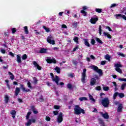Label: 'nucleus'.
I'll list each match as a JSON object with an SVG mask.
<instances>
[{
    "label": "nucleus",
    "mask_w": 126,
    "mask_h": 126,
    "mask_svg": "<svg viewBox=\"0 0 126 126\" xmlns=\"http://www.w3.org/2000/svg\"><path fill=\"white\" fill-rule=\"evenodd\" d=\"M84 42L87 47H90V44H89V42H88V39H84Z\"/></svg>",
    "instance_id": "18"
},
{
    "label": "nucleus",
    "mask_w": 126,
    "mask_h": 126,
    "mask_svg": "<svg viewBox=\"0 0 126 126\" xmlns=\"http://www.w3.org/2000/svg\"><path fill=\"white\" fill-rule=\"evenodd\" d=\"M89 97L90 98V100L93 101V102H95V99L93 98V96L91 95V94H90Z\"/></svg>",
    "instance_id": "54"
},
{
    "label": "nucleus",
    "mask_w": 126,
    "mask_h": 126,
    "mask_svg": "<svg viewBox=\"0 0 126 126\" xmlns=\"http://www.w3.org/2000/svg\"><path fill=\"white\" fill-rule=\"evenodd\" d=\"M0 52L2 54H5V50H4L3 49H1Z\"/></svg>",
    "instance_id": "63"
},
{
    "label": "nucleus",
    "mask_w": 126,
    "mask_h": 126,
    "mask_svg": "<svg viewBox=\"0 0 126 126\" xmlns=\"http://www.w3.org/2000/svg\"><path fill=\"white\" fill-rule=\"evenodd\" d=\"M9 75H11L10 76V79H11V80H13V79H14V75H13V74L12 73H11V72H8Z\"/></svg>",
    "instance_id": "22"
},
{
    "label": "nucleus",
    "mask_w": 126,
    "mask_h": 126,
    "mask_svg": "<svg viewBox=\"0 0 126 126\" xmlns=\"http://www.w3.org/2000/svg\"><path fill=\"white\" fill-rule=\"evenodd\" d=\"M39 102H43L44 101V98H43V95H41L38 99Z\"/></svg>",
    "instance_id": "49"
},
{
    "label": "nucleus",
    "mask_w": 126,
    "mask_h": 126,
    "mask_svg": "<svg viewBox=\"0 0 126 126\" xmlns=\"http://www.w3.org/2000/svg\"><path fill=\"white\" fill-rule=\"evenodd\" d=\"M103 34H104V36H105V37H107V38H108V39H112V35H111L108 32H103Z\"/></svg>",
    "instance_id": "19"
},
{
    "label": "nucleus",
    "mask_w": 126,
    "mask_h": 126,
    "mask_svg": "<svg viewBox=\"0 0 126 126\" xmlns=\"http://www.w3.org/2000/svg\"><path fill=\"white\" fill-rule=\"evenodd\" d=\"M119 96V92L115 93L113 96V99H114V100H116V99H117V96Z\"/></svg>",
    "instance_id": "24"
},
{
    "label": "nucleus",
    "mask_w": 126,
    "mask_h": 126,
    "mask_svg": "<svg viewBox=\"0 0 126 126\" xmlns=\"http://www.w3.org/2000/svg\"><path fill=\"white\" fill-rule=\"evenodd\" d=\"M48 51V49L46 48H41L40 51V54H46L47 52Z\"/></svg>",
    "instance_id": "17"
},
{
    "label": "nucleus",
    "mask_w": 126,
    "mask_h": 126,
    "mask_svg": "<svg viewBox=\"0 0 126 126\" xmlns=\"http://www.w3.org/2000/svg\"><path fill=\"white\" fill-rule=\"evenodd\" d=\"M109 87H103V90L104 91H109Z\"/></svg>",
    "instance_id": "43"
},
{
    "label": "nucleus",
    "mask_w": 126,
    "mask_h": 126,
    "mask_svg": "<svg viewBox=\"0 0 126 126\" xmlns=\"http://www.w3.org/2000/svg\"><path fill=\"white\" fill-rule=\"evenodd\" d=\"M77 24H78V23H77V22H74L72 25V26H73L74 28L75 27H77Z\"/></svg>",
    "instance_id": "58"
},
{
    "label": "nucleus",
    "mask_w": 126,
    "mask_h": 126,
    "mask_svg": "<svg viewBox=\"0 0 126 126\" xmlns=\"http://www.w3.org/2000/svg\"><path fill=\"white\" fill-rule=\"evenodd\" d=\"M123 111V104L122 103H120L119 106L117 108V112L118 113H121V112H122Z\"/></svg>",
    "instance_id": "15"
},
{
    "label": "nucleus",
    "mask_w": 126,
    "mask_h": 126,
    "mask_svg": "<svg viewBox=\"0 0 126 126\" xmlns=\"http://www.w3.org/2000/svg\"><path fill=\"white\" fill-rule=\"evenodd\" d=\"M92 69H93L94 70V71H96V72H97L98 74L100 76H102L103 75V71H102V69H99L98 68V66H95L94 65H93L91 66Z\"/></svg>",
    "instance_id": "3"
},
{
    "label": "nucleus",
    "mask_w": 126,
    "mask_h": 126,
    "mask_svg": "<svg viewBox=\"0 0 126 126\" xmlns=\"http://www.w3.org/2000/svg\"><path fill=\"white\" fill-rule=\"evenodd\" d=\"M116 17H122V18H123V15H122L121 14H116Z\"/></svg>",
    "instance_id": "64"
},
{
    "label": "nucleus",
    "mask_w": 126,
    "mask_h": 126,
    "mask_svg": "<svg viewBox=\"0 0 126 126\" xmlns=\"http://www.w3.org/2000/svg\"><path fill=\"white\" fill-rule=\"evenodd\" d=\"M17 62L18 63H21L22 62L21 61V57L19 55H17Z\"/></svg>",
    "instance_id": "20"
},
{
    "label": "nucleus",
    "mask_w": 126,
    "mask_h": 126,
    "mask_svg": "<svg viewBox=\"0 0 126 126\" xmlns=\"http://www.w3.org/2000/svg\"><path fill=\"white\" fill-rule=\"evenodd\" d=\"M105 60H107V61H108V62L111 61V57L110 56V55H109V54H107L106 55H105Z\"/></svg>",
    "instance_id": "25"
},
{
    "label": "nucleus",
    "mask_w": 126,
    "mask_h": 126,
    "mask_svg": "<svg viewBox=\"0 0 126 126\" xmlns=\"http://www.w3.org/2000/svg\"><path fill=\"white\" fill-rule=\"evenodd\" d=\"M60 108H61V106L59 105H54V109L55 110H59Z\"/></svg>",
    "instance_id": "55"
},
{
    "label": "nucleus",
    "mask_w": 126,
    "mask_h": 126,
    "mask_svg": "<svg viewBox=\"0 0 126 126\" xmlns=\"http://www.w3.org/2000/svg\"><path fill=\"white\" fill-rule=\"evenodd\" d=\"M53 114L55 116H58V115H59V111L58 110L54 111Z\"/></svg>",
    "instance_id": "50"
},
{
    "label": "nucleus",
    "mask_w": 126,
    "mask_h": 126,
    "mask_svg": "<svg viewBox=\"0 0 126 126\" xmlns=\"http://www.w3.org/2000/svg\"><path fill=\"white\" fill-rule=\"evenodd\" d=\"M11 115H12V117L13 119H15V116H16V111L15 110H12L11 112H10Z\"/></svg>",
    "instance_id": "14"
},
{
    "label": "nucleus",
    "mask_w": 126,
    "mask_h": 126,
    "mask_svg": "<svg viewBox=\"0 0 126 126\" xmlns=\"http://www.w3.org/2000/svg\"><path fill=\"white\" fill-rule=\"evenodd\" d=\"M25 34H29V31H28V27L25 26L24 27Z\"/></svg>",
    "instance_id": "27"
},
{
    "label": "nucleus",
    "mask_w": 126,
    "mask_h": 126,
    "mask_svg": "<svg viewBox=\"0 0 126 126\" xmlns=\"http://www.w3.org/2000/svg\"><path fill=\"white\" fill-rule=\"evenodd\" d=\"M115 70L116 71H117V72H119V73H123V70H122V69H121L120 68H115Z\"/></svg>",
    "instance_id": "33"
},
{
    "label": "nucleus",
    "mask_w": 126,
    "mask_h": 126,
    "mask_svg": "<svg viewBox=\"0 0 126 126\" xmlns=\"http://www.w3.org/2000/svg\"><path fill=\"white\" fill-rule=\"evenodd\" d=\"M100 64H101V65H105V64H106V61H101Z\"/></svg>",
    "instance_id": "61"
},
{
    "label": "nucleus",
    "mask_w": 126,
    "mask_h": 126,
    "mask_svg": "<svg viewBox=\"0 0 126 126\" xmlns=\"http://www.w3.org/2000/svg\"><path fill=\"white\" fill-rule=\"evenodd\" d=\"M12 33L14 34L16 32V29L15 28H13L11 29Z\"/></svg>",
    "instance_id": "45"
},
{
    "label": "nucleus",
    "mask_w": 126,
    "mask_h": 126,
    "mask_svg": "<svg viewBox=\"0 0 126 126\" xmlns=\"http://www.w3.org/2000/svg\"><path fill=\"white\" fill-rule=\"evenodd\" d=\"M58 123H61L63 121V113L61 112L58 118L57 119Z\"/></svg>",
    "instance_id": "11"
},
{
    "label": "nucleus",
    "mask_w": 126,
    "mask_h": 126,
    "mask_svg": "<svg viewBox=\"0 0 126 126\" xmlns=\"http://www.w3.org/2000/svg\"><path fill=\"white\" fill-rule=\"evenodd\" d=\"M31 109L32 111V112L33 111H34L35 110H36V108L35 107V106L34 105H32V106H31Z\"/></svg>",
    "instance_id": "57"
},
{
    "label": "nucleus",
    "mask_w": 126,
    "mask_h": 126,
    "mask_svg": "<svg viewBox=\"0 0 126 126\" xmlns=\"http://www.w3.org/2000/svg\"><path fill=\"white\" fill-rule=\"evenodd\" d=\"M118 80L120 81H124L125 82H126V78H119L118 79Z\"/></svg>",
    "instance_id": "56"
},
{
    "label": "nucleus",
    "mask_w": 126,
    "mask_h": 126,
    "mask_svg": "<svg viewBox=\"0 0 126 126\" xmlns=\"http://www.w3.org/2000/svg\"><path fill=\"white\" fill-rule=\"evenodd\" d=\"M101 104L104 108H107L109 107V105H110V100H109V98L105 97L101 100Z\"/></svg>",
    "instance_id": "2"
},
{
    "label": "nucleus",
    "mask_w": 126,
    "mask_h": 126,
    "mask_svg": "<svg viewBox=\"0 0 126 126\" xmlns=\"http://www.w3.org/2000/svg\"><path fill=\"white\" fill-rule=\"evenodd\" d=\"M31 114H32V112H29L27 113V116H26V119L27 120H29V118L30 117V115H31Z\"/></svg>",
    "instance_id": "36"
},
{
    "label": "nucleus",
    "mask_w": 126,
    "mask_h": 126,
    "mask_svg": "<svg viewBox=\"0 0 126 126\" xmlns=\"http://www.w3.org/2000/svg\"><path fill=\"white\" fill-rule=\"evenodd\" d=\"M95 40L96 41V42H97V43H98L99 44H103V41H102V40H101V39H100V38H98V37H96L95 38Z\"/></svg>",
    "instance_id": "29"
},
{
    "label": "nucleus",
    "mask_w": 126,
    "mask_h": 126,
    "mask_svg": "<svg viewBox=\"0 0 126 126\" xmlns=\"http://www.w3.org/2000/svg\"><path fill=\"white\" fill-rule=\"evenodd\" d=\"M20 93V88L17 87L15 90V96H18V94Z\"/></svg>",
    "instance_id": "16"
},
{
    "label": "nucleus",
    "mask_w": 126,
    "mask_h": 126,
    "mask_svg": "<svg viewBox=\"0 0 126 126\" xmlns=\"http://www.w3.org/2000/svg\"><path fill=\"white\" fill-rule=\"evenodd\" d=\"M22 60H23L24 61H25V60H26V59H27V55H26V54H24V55L22 56Z\"/></svg>",
    "instance_id": "40"
},
{
    "label": "nucleus",
    "mask_w": 126,
    "mask_h": 126,
    "mask_svg": "<svg viewBox=\"0 0 126 126\" xmlns=\"http://www.w3.org/2000/svg\"><path fill=\"white\" fill-rule=\"evenodd\" d=\"M126 83L123 84L121 85V90H125V88H126Z\"/></svg>",
    "instance_id": "34"
},
{
    "label": "nucleus",
    "mask_w": 126,
    "mask_h": 126,
    "mask_svg": "<svg viewBox=\"0 0 126 126\" xmlns=\"http://www.w3.org/2000/svg\"><path fill=\"white\" fill-rule=\"evenodd\" d=\"M96 84V79L93 78L91 79L90 85L91 86H94Z\"/></svg>",
    "instance_id": "13"
},
{
    "label": "nucleus",
    "mask_w": 126,
    "mask_h": 126,
    "mask_svg": "<svg viewBox=\"0 0 126 126\" xmlns=\"http://www.w3.org/2000/svg\"><path fill=\"white\" fill-rule=\"evenodd\" d=\"M9 101V97H8V95H5L4 96V101L6 104H7L8 103V101Z\"/></svg>",
    "instance_id": "21"
},
{
    "label": "nucleus",
    "mask_w": 126,
    "mask_h": 126,
    "mask_svg": "<svg viewBox=\"0 0 126 126\" xmlns=\"http://www.w3.org/2000/svg\"><path fill=\"white\" fill-rule=\"evenodd\" d=\"M98 122L99 123V125H102V124H103L104 123V121H103V120H102V119H99Z\"/></svg>",
    "instance_id": "51"
},
{
    "label": "nucleus",
    "mask_w": 126,
    "mask_h": 126,
    "mask_svg": "<svg viewBox=\"0 0 126 126\" xmlns=\"http://www.w3.org/2000/svg\"><path fill=\"white\" fill-rule=\"evenodd\" d=\"M84 115L85 114V111L83 109L81 108L79 105H76L74 108V114L75 115H80V114Z\"/></svg>",
    "instance_id": "1"
},
{
    "label": "nucleus",
    "mask_w": 126,
    "mask_h": 126,
    "mask_svg": "<svg viewBox=\"0 0 126 126\" xmlns=\"http://www.w3.org/2000/svg\"><path fill=\"white\" fill-rule=\"evenodd\" d=\"M81 13L84 14V16H86V15H87V12L85 11L84 10H81Z\"/></svg>",
    "instance_id": "38"
},
{
    "label": "nucleus",
    "mask_w": 126,
    "mask_h": 126,
    "mask_svg": "<svg viewBox=\"0 0 126 126\" xmlns=\"http://www.w3.org/2000/svg\"><path fill=\"white\" fill-rule=\"evenodd\" d=\"M43 28L44 29V30H45L46 32H47V33L50 32V28L46 27L45 26H43Z\"/></svg>",
    "instance_id": "32"
},
{
    "label": "nucleus",
    "mask_w": 126,
    "mask_h": 126,
    "mask_svg": "<svg viewBox=\"0 0 126 126\" xmlns=\"http://www.w3.org/2000/svg\"><path fill=\"white\" fill-rule=\"evenodd\" d=\"M46 62L48 63H52V59H46Z\"/></svg>",
    "instance_id": "48"
},
{
    "label": "nucleus",
    "mask_w": 126,
    "mask_h": 126,
    "mask_svg": "<svg viewBox=\"0 0 126 126\" xmlns=\"http://www.w3.org/2000/svg\"><path fill=\"white\" fill-rule=\"evenodd\" d=\"M79 101H87V100H88V99L87 98V97H80L79 98Z\"/></svg>",
    "instance_id": "31"
},
{
    "label": "nucleus",
    "mask_w": 126,
    "mask_h": 126,
    "mask_svg": "<svg viewBox=\"0 0 126 126\" xmlns=\"http://www.w3.org/2000/svg\"><path fill=\"white\" fill-rule=\"evenodd\" d=\"M100 115L104 118V119H105V120H108L109 118H110V116H109V114H108V113L105 112L104 114L102 112H99Z\"/></svg>",
    "instance_id": "7"
},
{
    "label": "nucleus",
    "mask_w": 126,
    "mask_h": 126,
    "mask_svg": "<svg viewBox=\"0 0 126 126\" xmlns=\"http://www.w3.org/2000/svg\"><path fill=\"white\" fill-rule=\"evenodd\" d=\"M52 63H57V60L55 59V58H53L52 61Z\"/></svg>",
    "instance_id": "59"
},
{
    "label": "nucleus",
    "mask_w": 126,
    "mask_h": 126,
    "mask_svg": "<svg viewBox=\"0 0 126 126\" xmlns=\"http://www.w3.org/2000/svg\"><path fill=\"white\" fill-rule=\"evenodd\" d=\"M117 5H118V4H117L116 3H113L110 6V8H112V7H115V6H117Z\"/></svg>",
    "instance_id": "52"
},
{
    "label": "nucleus",
    "mask_w": 126,
    "mask_h": 126,
    "mask_svg": "<svg viewBox=\"0 0 126 126\" xmlns=\"http://www.w3.org/2000/svg\"><path fill=\"white\" fill-rule=\"evenodd\" d=\"M27 84H28V87H29V88H30V89H32V88H33L32 86H31V83L30 81L28 82Z\"/></svg>",
    "instance_id": "39"
},
{
    "label": "nucleus",
    "mask_w": 126,
    "mask_h": 126,
    "mask_svg": "<svg viewBox=\"0 0 126 126\" xmlns=\"http://www.w3.org/2000/svg\"><path fill=\"white\" fill-rule=\"evenodd\" d=\"M106 29H108V31L110 32H112V31H113V30H112V29L110 28V27H106Z\"/></svg>",
    "instance_id": "62"
},
{
    "label": "nucleus",
    "mask_w": 126,
    "mask_h": 126,
    "mask_svg": "<svg viewBox=\"0 0 126 126\" xmlns=\"http://www.w3.org/2000/svg\"><path fill=\"white\" fill-rule=\"evenodd\" d=\"M55 70H56V72H57V73H61V68H60L59 67V66H56L55 68Z\"/></svg>",
    "instance_id": "26"
},
{
    "label": "nucleus",
    "mask_w": 126,
    "mask_h": 126,
    "mask_svg": "<svg viewBox=\"0 0 126 126\" xmlns=\"http://www.w3.org/2000/svg\"><path fill=\"white\" fill-rule=\"evenodd\" d=\"M95 90H97V91H100L102 89V88H101V86H97L96 87H95Z\"/></svg>",
    "instance_id": "44"
},
{
    "label": "nucleus",
    "mask_w": 126,
    "mask_h": 126,
    "mask_svg": "<svg viewBox=\"0 0 126 126\" xmlns=\"http://www.w3.org/2000/svg\"><path fill=\"white\" fill-rule=\"evenodd\" d=\"M118 96L119 98H124V97H125V94L123 93H118Z\"/></svg>",
    "instance_id": "30"
},
{
    "label": "nucleus",
    "mask_w": 126,
    "mask_h": 126,
    "mask_svg": "<svg viewBox=\"0 0 126 126\" xmlns=\"http://www.w3.org/2000/svg\"><path fill=\"white\" fill-rule=\"evenodd\" d=\"M86 68H84L82 73L81 81L82 83H85L86 82Z\"/></svg>",
    "instance_id": "4"
},
{
    "label": "nucleus",
    "mask_w": 126,
    "mask_h": 126,
    "mask_svg": "<svg viewBox=\"0 0 126 126\" xmlns=\"http://www.w3.org/2000/svg\"><path fill=\"white\" fill-rule=\"evenodd\" d=\"M91 43L92 45L94 46L95 45V39H92L91 41Z\"/></svg>",
    "instance_id": "46"
},
{
    "label": "nucleus",
    "mask_w": 126,
    "mask_h": 126,
    "mask_svg": "<svg viewBox=\"0 0 126 126\" xmlns=\"http://www.w3.org/2000/svg\"><path fill=\"white\" fill-rule=\"evenodd\" d=\"M98 20H99V18L97 17L91 18L90 20L91 23H92V24H96V22L98 21Z\"/></svg>",
    "instance_id": "12"
},
{
    "label": "nucleus",
    "mask_w": 126,
    "mask_h": 126,
    "mask_svg": "<svg viewBox=\"0 0 126 126\" xmlns=\"http://www.w3.org/2000/svg\"><path fill=\"white\" fill-rule=\"evenodd\" d=\"M9 56H11V57H12L13 58L14 57V54H13L11 52H9Z\"/></svg>",
    "instance_id": "60"
},
{
    "label": "nucleus",
    "mask_w": 126,
    "mask_h": 126,
    "mask_svg": "<svg viewBox=\"0 0 126 126\" xmlns=\"http://www.w3.org/2000/svg\"><path fill=\"white\" fill-rule=\"evenodd\" d=\"M79 38H78V37L77 36H75L74 37V38L73 39V41L76 43L77 44H78L79 42H78V40H79Z\"/></svg>",
    "instance_id": "28"
},
{
    "label": "nucleus",
    "mask_w": 126,
    "mask_h": 126,
    "mask_svg": "<svg viewBox=\"0 0 126 126\" xmlns=\"http://www.w3.org/2000/svg\"><path fill=\"white\" fill-rule=\"evenodd\" d=\"M67 88L68 89H71L72 88V85H71V84H67Z\"/></svg>",
    "instance_id": "42"
},
{
    "label": "nucleus",
    "mask_w": 126,
    "mask_h": 126,
    "mask_svg": "<svg viewBox=\"0 0 126 126\" xmlns=\"http://www.w3.org/2000/svg\"><path fill=\"white\" fill-rule=\"evenodd\" d=\"M52 38H53V36L50 35L47 37V41L48 43H49V44L52 45H55V40L54 39L52 40Z\"/></svg>",
    "instance_id": "6"
},
{
    "label": "nucleus",
    "mask_w": 126,
    "mask_h": 126,
    "mask_svg": "<svg viewBox=\"0 0 126 126\" xmlns=\"http://www.w3.org/2000/svg\"><path fill=\"white\" fill-rule=\"evenodd\" d=\"M45 120L47 121V122H50V121H51V118H50V117L48 116H46Z\"/></svg>",
    "instance_id": "53"
},
{
    "label": "nucleus",
    "mask_w": 126,
    "mask_h": 126,
    "mask_svg": "<svg viewBox=\"0 0 126 126\" xmlns=\"http://www.w3.org/2000/svg\"><path fill=\"white\" fill-rule=\"evenodd\" d=\"M98 31H99L98 33L99 35H102V26H99Z\"/></svg>",
    "instance_id": "35"
},
{
    "label": "nucleus",
    "mask_w": 126,
    "mask_h": 126,
    "mask_svg": "<svg viewBox=\"0 0 126 126\" xmlns=\"http://www.w3.org/2000/svg\"><path fill=\"white\" fill-rule=\"evenodd\" d=\"M50 75L52 78L53 81H54L57 84V85H59V81H60V78L57 75L55 76L54 75V74L53 73H50Z\"/></svg>",
    "instance_id": "5"
},
{
    "label": "nucleus",
    "mask_w": 126,
    "mask_h": 126,
    "mask_svg": "<svg viewBox=\"0 0 126 126\" xmlns=\"http://www.w3.org/2000/svg\"><path fill=\"white\" fill-rule=\"evenodd\" d=\"M114 66L116 68H120V67H123V65H122V64L117 63L114 65Z\"/></svg>",
    "instance_id": "23"
},
{
    "label": "nucleus",
    "mask_w": 126,
    "mask_h": 126,
    "mask_svg": "<svg viewBox=\"0 0 126 126\" xmlns=\"http://www.w3.org/2000/svg\"><path fill=\"white\" fill-rule=\"evenodd\" d=\"M33 81H34V84H37V83H38V80L37 79V78L33 77Z\"/></svg>",
    "instance_id": "41"
},
{
    "label": "nucleus",
    "mask_w": 126,
    "mask_h": 126,
    "mask_svg": "<svg viewBox=\"0 0 126 126\" xmlns=\"http://www.w3.org/2000/svg\"><path fill=\"white\" fill-rule=\"evenodd\" d=\"M32 63L36 68H37L38 70H42V67L41 66H39L38 64V63L36 61H33Z\"/></svg>",
    "instance_id": "9"
},
{
    "label": "nucleus",
    "mask_w": 126,
    "mask_h": 126,
    "mask_svg": "<svg viewBox=\"0 0 126 126\" xmlns=\"http://www.w3.org/2000/svg\"><path fill=\"white\" fill-rule=\"evenodd\" d=\"M20 86L23 92H31V91L30 90V89L26 90V88L24 87V85L20 84Z\"/></svg>",
    "instance_id": "10"
},
{
    "label": "nucleus",
    "mask_w": 126,
    "mask_h": 126,
    "mask_svg": "<svg viewBox=\"0 0 126 126\" xmlns=\"http://www.w3.org/2000/svg\"><path fill=\"white\" fill-rule=\"evenodd\" d=\"M72 62L73 64H74V65H77V63H78V62H77L76 60H72Z\"/></svg>",
    "instance_id": "47"
},
{
    "label": "nucleus",
    "mask_w": 126,
    "mask_h": 126,
    "mask_svg": "<svg viewBox=\"0 0 126 126\" xmlns=\"http://www.w3.org/2000/svg\"><path fill=\"white\" fill-rule=\"evenodd\" d=\"M103 10H102V9H100V8H96L95 9V11L96 12H97L98 13H101V12H102Z\"/></svg>",
    "instance_id": "37"
},
{
    "label": "nucleus",
    "mask_w": 126,
    "mask_h": 126,
    "mask_svg": "<svg viewBox=\"0 0 126 126\" xmlns=\"http://www.w3.org/2000/svg\"><path fill=\"white\" fill-rule=\"evenodd\" d=\"M32 123L35 124L36 123V119H29L27 123H26V126H30L32 124Z\"/></svg>",
    "instance_id": "8"
}]
</instances>
